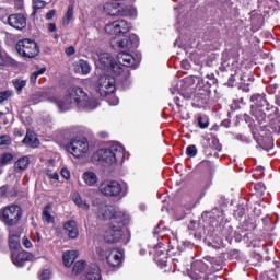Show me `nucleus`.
<instances>
[{"mask_svg":"<svg viewBox=\"0 0 280 280\" xmlns=\"http://www.w3.org/2000/svg\"><path fill=\"white\" fill-rule=\"evenodd\" d=\"M203 272H207V265L202 260H197L191 265L188 276L192 280H199L202 279Z\"/></svg>","mask_w":280,"mask_h":280,"instance_id":"2eb2a0df","label":"nucleus"},{"mask_svg":"<svg viewBox=\"0 0 280 280\" xmlns=\"http://www.w3.org/2000/svg\"><path fill=\"white\" fill-rule=\"evenodd\" d=\"M71 19H73V5L68 7V11L62 20L63 25H69V23H71Z\"/></svg>","mask_w":280,"mask_h":280,"instance_id":"f704fd0d","label":"nucleus"},{"mask_svg":"<svg viewBox=\"0 0 280 280\" xmlns=\"http://www.w3.org/2000/svg\"><path fill=\"white\" fill-rule=\"evenodd\" d=\"M217 150L220 152V150H222V145L218 144Z\"/></svg>","mask_w":280,"mask_h":280,"instance_id":"864d4df0","label":"nucleus"},{"mask_svg":"<svg viewBox=\"0 0 280 280\" xmlns=\"http://www.w3.org/2000/svg\"><path fill=\"white\" fill-rule=\"evenodd\" d=\"M8 23L14 30H25L27 27V19L23 14H11L8 18Z\"/></svg>","mask_w":280,"mask_h":280,"instance_id":"dca6fc26","label":"nucleus"},{"mask_svg":"<svg viewBox=\"0 0 280 280\" xmlns=\"http://www.w3.org/2000/svg\"><path fill=\"white\" fill-rule=\"evenodd\" d=\"M198 126H199L200 128H202V129L209 128V121L203 122V121H202V117H199V118H198Z\"/></svg>","mask_w":280,"mask_h":280,"instance_id":"49530a36","label":"nucleus"},{"mask_svg":"<svg viewBox=\"0 0 280 280\" xmlns=\"http://www.w3.org/2000/svg\"><path fill=\"white\" fill-rule=\"evenodd\" d=\"M105 32L110 36H124L130 32V25L126 20H116L105 25Z\"/></svg>","mask_w":280,"mask_h":280,"instance_id":"1a4fd4ad","label":"nucleus"},{"mask_svg":"<svg viewBox=\"0 0 280 280\" xmlns=\"http://www.w3.org/2000/svg\"><path fill=\"white\" fill-rule=\"evenodd\" d=\"M96 67L98 69H106L107 71H112L114 75H122V78H128V75H130V70L119 66V63L115 61V58H113L108 52H101L98 55Z\"/></svg>","mask_w":280,"mask_h":280,"instance_id":"7ed1b4c3","label":"nucleus"},{"mask_svg":"<svg viewBox=\"0 0 280 280\" xmlns=\"http://www.w3.org/2000/svg\"><path fill=\"white\" fill-rule=\"evenodd\" d=\"M82 180L88 185V187H95L97 185V174L93 171H86L82 175Z\"/></svg>","mask_w":280,"mask_h":280,"instance_id":"4be33fe9","label":"nucleus"},{"mask_svg":"<svg viewBox=\"0 0 280 280\" xmlns=\"http://www.w3.org/2000/svg\"><path fill=\"white\" fill-rule=\"evenodd\" d=\"M28 166H30V158L27 156H23L19 159L14 164L15 170H19V172H23L24 170H27Z\"/></svg>","mask_w":280,"mask_h":280,"instance_id":"cd10ccee","label":"nucleus"},{"mask_svg":"<svg viewBox=\"0 0 280 280\" xmlns=\"http://www.w3.org/2000/svg\"><path fill=\"white\" fill-rule=\"evenodd\" d=\"M126 159V149L119 143H114L109 149H100L92 155L94 163H107V165H115L124 162Z\"/></svg>","mask_w":280,"mask_h":280,"instance_id":"f03ea898","label":"nucleus"},{"mask_svg":"<svg viewBox=\"0 0 280 280\" xmlns=\"http://www.w3.org/2000/svg\"><path fill=\"white\" fill-rule=\"evenodd\" d=\"M97 255L98 257H101L102 260L106 259L108 266H112L113 268H117V266H121V261L124 259V254L118 249L107 250L106 255H104V249L98 247Z\"/></svg>","mask_w":280,"mask_h":280,"instance_id":"9d476101","label":"nucleus"},{"mask_svg":"<svg viewBox=\"0 0 280 280\" xmlns=\"http://www.w3.org/2000/svg\"><path fill=\"white\" fill-rule=\"evenodd\" d=\"M154 260L160 268H165L167 266V254L163 250H158Z\"/></svg>","mask_w":280,"mask_h":280,"instance_id":"393cba45","label":"nucleus"},{"mask_svg":"<svg viewBox=\"0 0 280 280\" xmlns=\"http://www.w3.org/2000/svg\"><path fill=\"white\" fill-rule=\"evenodd\" d=\"M250 101L254 104L252 106H256V108H264V106H267V104H268V101H266V96H264L261 94H254L250 97Z\"/></svg>","mask_w":280,"mask_h":280,"instance_id":"b1692460","label":"nucleus"},{"mask_svg":"<svg viewBox=\"0 0 280 280\" xmlns=\"http://www.w3.org/2000/svg\"><path fill=\"white\" fill-rule=\"evenodd\" d=\"M254 189L259 194L260 196H264V192L266 191V185L264 183L259 182L254 184Z\"/></svg>","mask_w":280,"mask_h":280,"instance_id":"58836bf2","label":"nucleus"},{"mask_svg":"<svg viewBox=\"0 0 280 280\" xmlns=\"http://www.w3.org/2000/svg\"><path fill=\"white\" fill-rule=\"evenodd\" d=\"M23 218V210L20 206L11 205L0 210V220L5 226H16Z\"/></svg>","mask_w":280,"mask_h":280,"instance_id":"423d86ee","label":"nucleus"},{"mask_svg":"<svg viewBox=\"0 0 280 280\" xmlns=\"http://www.w3.org/2000/svg\"><path fill=\"white\" fill-rule=\"evenodd\" d=\"M117 60H118V65L119 67H137V65H139V60H136L135 57L126 51H120L117 55Z\"/></svg>","mask_w":280,"mask_h":280,"instance_id":"f3484780","label":"nucleus"},{"mask_svg":"<svg viewBox=\"0 0 280 280\" xmlns=\"http://www.w3.org/2000/svg\"><path fill=\"white\" fill-rule=\"evenodd\" d=\"M11 259L14 266H16L18 268H22V266H25V261H32L34 259V255L25 250L12 252Z\"/></svg>","mask_w":280,"mask_h":280,"instance_id":"4468645a","label":"nucleus"},{"mask_svg":"<svg viewBox=\"0 0 280 280\" xmlns=\"http://www.w3.org/2000/svg\"><path fill=\"white\" fill-rule=\"evenodd\" d=\"M63 264L67 268H70L72 264L78 259V252L77 250H68L63 253Z\"/></svg>","mask_w":280,"mask_h":280,"instance_id":"5701e85b","label":"nucleus"},{"mask_svg":"<svg viewBox=\"0 0 280 280\" xmlns=\"http://www.w3.org/2000/svg\"><path fill=\"white\" fill-rule=\"evenodd\" d=\"M12 143V138L10 136L4 135L0 137V145H10Z\"/></svg>","mask_w":280,"mask_h":280,"instance_id":"a19ab883","label":"nucleus"},{"mask_svg":"<svg viewBox=\"0 0 280 280\" xmlns=\"http://www.w3.org/2000/svg\"><path fill=\"white\" fill-rule=\"evenodd\" d=\"M130 222V215H128V220L122 221L118 219L113 221L109 228L104 233V240L108 244H117L124 237V226Z\"/></svg>","mask_w":280,"mask_h":280,"instance_id":"20e7f679","label":"nucleus"},{"mask_svg":"<svg viewBox=\"0 0 280 280\" xmlns=\"http://www.w3.org/2000/svg\"><path fill=\"white\" fill-rule=\"evenodd\" d=\"M98 190L107 198H117L121 194V184L117 180H104L100 185Z\"/></svg>","mask_w":280,"mask_h":280,"instance_id":"9b49d317","label":"nucleus"},{"mask_svg":"<svg viewBox=\"0 0 280 280\" xmlns=\"http://www.w3.org/2000/svg\"><path fill=\"white\" fill-rule=\"evenodd\" d=\"M47 71V68H40L38 71H35L31 74V82L36 84V80H38V75H43Z\"/></svg>","mask_w":280,"mask_h":280,"instance_id":"4c0bfd02","label":"nucleus"},{"mask_svg":"<svg viewBox=\"0 0 280 280\" xmlns=\"http://www.w3.org/2000/svg\"><path fill=\"white\" fill-rule=\"evenodd\" d=\"M15 49L23 58H34L38 56L39 49L38 44L32 39H23L18 42Z\"/></svg>","mask_w":280,"mask_h":280,"instance_id":"6e6552de","label":"nucleus"},{"mask_svg":"<svg viewBox=\"0 0 280 280\" xmlns=\"http://www.w3.org/2000/svg\"><path fill=\"white\" fill-rule=\"evenodd\" d=\"M31 98L33 100V104H38V102L46 100L51 104H56L61 112L69 110L73 106L85 108L86 110L97 108V100L86 94L82 88H70L66 93L65 101H60L55 95L49 94V92L43 91L36 92Z\"/></svg>","mask_w":280,"mask_h":280,"instance_id":"f257e3e1","label":"nucleus"},{"mask_svg":"<svg viewBox=\"0 0 280 280\" xmlns=\"http://www.w3.org/2000/svg\"><path fill=\"white\" fill-rule=\"evenodd\" d=\"M86 268H89V266H86V261L80 260L74 264L72 272L73 275H80V272L84 269L86 270Z\"/></svg>","mask_w":280,"mask_h":280,"instance_id":"72a5a7b5","label":"nucleus"},{"mask_svg":"<svg viewBox=\"0 0 280 280\" xmlns=\"http://www.w3.org/2000/svg\"><path fill=\"white\" fill-rule=\"evenodd\" d=\"M14 159V155L12 153H3L0 158V165H8Z\"/></svg>","mask_w":280,"mask_h":280,"instance_id":"c9c22d12","label":"nucleus"},{"mask_svg":"<svg viewBox=\"0 0 280 280\" xmlns=\"http://www.w3.org/2000/svg\"><path fill=\"white\" fill-rule=\"evenodd\" d=\"M66 150L75 159H82L89 154V140L85 137L77 136L70 139Z\"/></svg>","mask_w":280,"mask_h":280,"instance_id":"39448f33","label":"nucleus"},{"mask_svg":"<svg viewBox=\"0 0 280 280\" xmlns=\"http://www.w3.org/2000/svg\"><path fill=\"white\" fill-rule=\"evenodd\" d=\"M3 12H5V9L0 8V14H3Z\"/></svg>","mask_w":280,"mask_h":280,"instance_id":"5fc2aeb1","label":"nucleus"},{"mask_svg":"<svg viewBox=\"0 0 280 280\" xmlns=\"http://www.w3.org/2000/svg\"><path fill=\"white\" fill-rule=\"evenodd\" d=\"M213 143H218V140H213Z\"/></svg>","mask_w":280,"mask_h":280,"instance_id":"13d9d810","label":"nucleus"},{"mask_svg":"<svg viewBox=\"0 0 280 280\" xmlns=\"http://www.w3.org/2000/svg\"><path fill=\"white\" fill-rule=\"evenodd\" d=\"M174 91H176V89H174V90H171V93H172L173 95H174V93H175Z\"/></svg>","mask_w":280,"mask_h":280,"instance_id":"6e6d98bb","label":"nucleus"},{"mask_svg":"<svg viewBox=\"0 0 280 280\" xmlns=\"http://www.w3.org/2000/svg\"><path fill=\"white\" fill-rule=\"evenodd\" d=\"M66 54L67 56H73V54H75V47L70 46L66 49Z\"/></svg>","mask_w":280,"mask_h":280,"instance_id":"8fccbe9b","label":"nucleus"},{"mask_svg":"<svg viewBox=\"0 0 280 280\" xmlns=\"http://www.w3.org/2000/svg\"><path fill=\"white\" fill-rule=\"evenodd\" d=\"M46 175L48 176V178H51L52 180H59L60 178V175L57 172L54 173V171L51 170H47Z\"/></svg>","mask_w":280,"mask_h":280,"instance_id":"79ce46f5","label":"nucleus"},{"mask_svg":"<svg viewBox=\"0 0 280 280\" xmlns=\"http://www.w3.org/2000/svg\"><path fill=\"white\" fill-rule=\"evenodd\" d=\"M1 117H3V112H0V119H1Z\"/></svg>","mask_w":280,"mask_h":280,"instance_id":"4d7b16f0","label":"nucleus"},{"mask_svg":"<svg viewBox=\"0 0 280 280\" xmlns=\"http://www.w3.org/2000/svg\"><path fill=\"white\" fill-rule=\"evenodd\" d=\"M72 200L78 207L84 209L85 211H89V209H91V205L86 203V201H82V196H80V192H74L72 195Z\"/></svg>","mask_w":280,"mask_h":280,"instance_id":"bb28decb","label":"nucleus"},{"mask_svg":"<svg viewBox=\"0 0 280 280\" xmlns=\"http://www.w3.org/2000/svg\"><path fill=\"white\" fill-rule=\"evenodd\" d=\"M42 218H43L44 222H47L48 224L56 221L54 215H51V205H47L44 208L43 213H42Z\"/></svg>","mask_w":280,"mask_h":280,"instance_id":"c85d7f7f","label":"nucleus"},{"mask_svg":"<svg viewBox=\"0 0 280 280\" xmlns=\"http://www.w3.org/2000/svg\"><path fill=\"white\" fill-rule=\"evenodd\" d=\"M12 84L18 93H22L23 89L27 86V80L22 78H16L12 80Z\"/></svg>","mask_w":280,"mask_h":280,"instance_id":"c756f323","label":"nucleus"},{"mask_svg":"<svg viewBox=\"0 0 280 280\" xmlns=\"http://www.w3.org/2000/svg\"><path fill=\"white\" fill-rule=\"evenodd\" d=\"M54 16H56V10H50V11L46 14V20H47V21H51V19H54Z\"/></svg>","mask_w":280,"mask_h":280,"instance_id":"09e8293b","label":"nucleus"},{"mask_svg":"<svg viewBox=\"0 0 280 280\" xmlns=\"http://www.w3.org/2000/svg\"><path fill=\"white\" fill-rule=\"evenodd\" d=\"M48 32H56V24L55 23H49L48 24Z\"/></svg>","mask_w":280,"mask_h":280,"instance_id":"3c124183","label":"nucleus"},{"mask_svg":"<svg viewBox=\"0 0 280 280\" xmlns=\"http://www.w3.org/2000/svg\"><path fill=\"white\" fill-rule=\"evenodd\" d=\"M9 246L12 253H16L18 250L21 249V238L19 237V235L13 234L9 236Z\"/></svg>","mask_w":280,"mask_h":280,"instance_id":"a878e982","label":"nucleus"},{"mask_svg":"<svg viewBox=\"0 0 280 280\" xmlns=\"http://www.w3.org/2000/svg\"><path fill=\"white\" fill-rule=\"evenodd\" d=\"M49 277H51V271H49V269H45V270L42 272L39 279H40V280H49Z\"/></svg>","mask_w":280,"mask_h":280,"instance_id":"c03bdc74","label":"nucleus"},{"mask_svg":"<svg viewBox=\"0 0 280 280\" xmlns=\"http://www.w3.org/2000/svg\"><path fill=\"white\" fill-rule=\"evenodd\" d=\"M9 65H12V58L8 56V52L0 48V67H9Z\"/></svg>","mask_w":280,"mask_h":280,"instance_id":"7c9ffc66","label":"nucleus"},{"mask_svg":"<svg viewBox=\"0 0 280 280\" xmlns=\"http://www.w3.org/2000/svg\"><path fill=\"white\" fill-rule=\"evenodd\" d=\"M61 176L63 178H66V180H69V178H71V172H69V170H67V168H62L61 170Z\"/></svg>","mask_w":280,"mask_h":280,"instance_id":"a18cd8bd","label":"nucleus"},{"mask_svg":"<svg viewBox=\"0 0 280 280\" xmlns=\"http://www.w3.org/2000/svg\"><path fill=\"white\" fill-rule=\"evenodd\" d=\"M63 229L68 232L70 240H77L78 235H80V232L78 231V223L73 220L66 222L63 224Z\"/></svg>","mask_w":280,"mask_h":280,"instance_id":"412c9836","label":"nucleus"},{"mask_svg":"<svg viewBox=\"0 0 280 280\" xmlns=\"http://www.w3.org/2000/svg\"><path fill=\"white\" fill-rule=\"evenodd\" d=\"M124 38L120 40H117V47H119L120 49H127L130 50L133 47H137V45H139V38L137 37V35H131V36H126L122 35Z\"/></svg>","mask_w":280,"mask_h":280,"instance_id":"a211bd4d","label":"nucleus"},{"mask_svg":"<svg viewBox=\"0 0 280 280\" xmlns=\"http://www.w3.org/2000/svg\"><path fill=\"white\" fill-rule=\"evenodd\" d=\"M97 218L98 220H112V222H116L117 220L126 222L128 220V213L121 210H115L110 205L102 203L97 210Z\"/></svg>","mask_w":280,"mask_h":280,"instance_id":"0eeeda50","label":"nucleus"},{"mask_svg":"<svg viewBox=\"0 0 280 280\" xmlns=\"http://www.w3.org/2000/svg\"><path fill=\"white\" fill-rule=\"evenodd\" d=\"M83 280H102V273L97 265H89L85 269Z\"/></svg>","mask_w":280,"mask_h":280,"instance_id":"6ab92c4d","label":"nucleus"},{"mask_svg":"<svg viewBox=\"0 0 280 280\" xmlns=\"http://www.w3.org/2000/svg\"><path fill=\"white\" fill-rule=\"evenodd\" d=\"M23 143L26 145H31V148H38V140L32 133H26L25 138L23 139Z\"/></svg>","mask_w":280,"mask_h":280,"instance_id":"2f4dec72","label":"nucleus"},{"mask_svg":"<svg viewBox=\"0 0 280 280\" xmlns=\"http://www.w3.org/2000/svg\"><path fill=\"white\" fill-rule=\"evenodd\" d=\"M22 246H24V248H32L33 246L32 241H30L27 236H24L22 238Z\"/></svg>","mask_w":280,"mask_h":280,"instance_id":"37998d69","label":"nucleus"},{"mask_svg":"<svg viewBox=\"0 0 280 280\" xmlns=\"http://www.w3.org/2000/svg\"><path fill=\"white\" fill-rule=\"evenodd\" d=\"M73 69L75 73H80L81 75H89V73H91V63L84 59H80L79 61L74 62Z\"/></svg>","mask_w":280,"mask_h":280,"instance_id":"aec40b11","label":"nucleus"},{"mask_svg":"<svg viewBox=\"0 0 280 280\" xmlns=\"http://www.w3.org/2000/svg\"><path fill=\"white\" fill-rule=\"evenodd\" d=\"M108 104L110 106H117V104H119V98H117L116 96H113L112 98L108 100Z\"/></svg>","mask_w":280,"mask_h":280,"instance_id":"de8ad7c7","label":"nucleus"},{"mask_svg":"<svg viewBox=\"0 0 280 280\" xmlns=\"http://www.w3.org/2000/svg\"><path fill=\"white\" fill-rule=\"evenodd\" d=\"M186 154L190 158H194L196 154H198V149H196V145H189L186 149Z\"/></svg>","mask_w":280,"mask_h":280,"instance_id":"ea45409f","label":"nucleus"},{"mask_svg":"<svg viewBox=\"0 0 280 280\" xmlns=\"http://www.w3.org/2000/svg\"><path fill=\"white\" fill-rule=\"evenodd\" d=\"M182 67H184V69H189V67H191V66L189 65L188 60H183L182 61Z\"/></svg>","mask_w":280,"mask_h":280,"instance_id":"603ef678","label":"nucleus"},{"mask_svg":"<svg viewBox=\"0 0 280 280\" xmlns=\"http://www.w3.org/2000/svg\"><path fill=\"white\" fill-rule=\"evenodd\" d=\"M46 5H47V2L43 0L33 1V9H34L33 14H36V10H43V8H45Z\"/></svg>","mask_w":280,"mask_h":280,"instance_id":"e433bc0d","label":"nucleus"},{"mask_svg":"<svg viewBox=\"0 0 280 280\" xmlns=\"http://www.w3.org/2000/svg\"><path fill=\"white\" fill-rule=\"evenodd\" d=\"M14 97V91L12 90H5L0 92V104H5L9 100H12Z\"/></svg>","mask_w":280,"mask_h":280,"instance_id":"473e14b6","label":"nucleus"},{"mask_svg":"<svg viewBox=\"0 0 280 280\" xmlns=\"http://www.w3.org/2000/svg\"><path fill=\"white\" fill-rule=\"evenodd\" d=\"M104 12H106L108 16H128L129 14L128 7L119 2H106L104 4Z\"/></svg>","mask_w":280,"mask_h":280,"instance_id":"ddd939ff","label":"nucleus"},{"mask_svg":"<svg viewBox=\"0 0 280 280\" xmlns=\"http://www.w3.org/2000/svg\"><path fill=\"white\" fill-rule=\"evenodd\" d=\"M97 92L102 97H106L115 93V78L110 75H102L97 81Z\"/></svg>","mask_w":280,"mask_h":280,"instance_id":"f8f14e48","label":"nucleus"}]
</instances>
